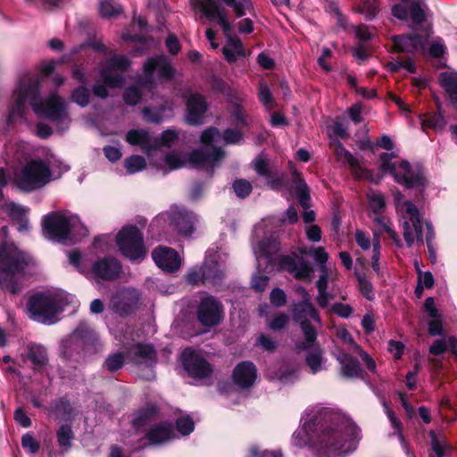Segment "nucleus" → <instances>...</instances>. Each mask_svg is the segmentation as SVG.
<instances>
[{"mask_svg":"<svg viewBox=\"0 0 457 457\" xmlns=\"http://www.w3.org/2000/svg\"><path fill=\"white\" fill-rule=\"evenodd\" d=\"M395 157H396L395 153H381L379 154L380 172L378 173L383 176L389 173L396 183L403 185L407 189L416 188L422 195L428 186L424 170L419 166L413 168L408 161L403 160L399 163L403 173L398 172L396 164L391 162Z\"/></svg>","mask_w":457,"mask_h":457,"instance_id":"nucleus-3","label":"nucleus"},{"mask_svg":"<svg viewBox=\"0 0 457 457\" xmlns=\"http://www.w3.org/2000/svg\"><path fill=\"white\" fill-rule=\"evenodd\" d=\"M126 141L131 145L140 146L146 154H150L153 152L151 136L145 129H129L126 134Z\"/></svg>","mask_w":457,"mask_h":457,"instance_id":"nucleus-30","label":"nucleus"},{"mask_svg":"<svg viewBox=\"0 0 457 457\" xmlns=\"http://www.w3.org/2000/svg\"><path fill=\"white\" fill-rule=\"evenodd\" d=\"M40 87L41 82L37 76L25 73L20 78L13 91L15 102L9 109L6 118L8 125L13 124L17 117L24 118L28 101L37 116L53 122L62 121L68 116L64 100L56 92L51 93L45 100H42Z\"/></svg>","mask_w":457,"mask_h":457,"instance_id":"nucleus-1","label":"nucleus"},{"mask_svg":"<svg viewBox=\"0 0 457 457\" xmlns=\"http://www.w3.org/2000/svg\"><path fill=\"white\" fill-rule=\"evenodd\" d=\"M142 96V91L137 86H129L124 89L123 101L129 106H135L141 101Z\"/></svg>","mask_w":457,"mask_h":457,"instance_id":"nucleus-50","label":"nucleus"},{"mask_svg":"<svg viewBox=\"0 0 457 457\" xmlns=\"http://www.w3.org/2000/svg\"><path fill=\"white\" fill-rule=\"evenodd\" d=\"M227 43L228 47L235 50L238 56H245V50L240 38L228 35L227 37Z\"/></svg>","mask_w":457,"mask_h":457,"instance_id":"nucleus-63","label":"nucleus"},{"mask_svg":"<svg viewBox=\"0 0 457 457\" xmlns=\"http://www.w3.org/2000/svg\"><path fill=\"white\" fill-rule=\"evenodd\" d=\"M209 104L205 96L200 93L191 94L186 101V122L190 126L204 124Z\"/></svg>","mask_w":457,"mask_h":457,"instance_id":"nucleus-19","label":"nucleus"},{"mask_svg":"<svg viewBox=\"0 0 457 457\" xmlns=\"http://www.w3.org/2000/svg\"><path fill=\"white\" fill-rule=\"evenodd\" d=\"M422 116L420 124L423 130L432 129L440 131L445 129L447 123L443 113H426Z\"/></svg>","mask_w":457,"mask_h":457,"instance_id":"nucleus-39","label":"nucleus"},{"mask_svg":"<svg viewBox=\"0 0 457 457\" xmlns=\"http://www.w3.org/2000/svg\"><path fill=\"white\" fill-rule=\"evenodd\" d=\"M409 16L411 22L420 29V32H422L423 29L428 26H424V23L427 21V15L425 9L420 1H413L410 4Z\"/></svg>","mask_w":457,"mask_h":457,"instance_id":"nucleus-38","label":"nucleus"},{"mask_svg":"<svg viewBox=\"0 0 457 457\" xmlns=\"http://www.w3.org/2000/svg\"><path fill=\"white\" fill-rule=\"evenodd\" d=\"M226 6L231 8L237 18L246 14L247 10H253L252 0H220Z\"/></svg>","mask_w":457,"mask_h":457,"instance_id":"nucleus-42","label":"nucleus"},{"mask_svg":"<svg viewBox=\"0 0 457 457\" xmlns=\"http://www.w3.org/2000/svg\"><path fill=\"white\" fill-rule=\"evenodd\" d=\"M181 363L188 376L193 378H206L212 374V367L202 355L191 348L181 353Z\"/></svg>","mask_w":457,"mask_h":457,"instance_id":"nucleus-15","label":"nucleus"},{"mask_svg":"<svg viewBox=\"0 0 457 457\" xmlns=\"http://www.w3.org/2000/svg\"><path fill=\"white\" fill-rule=\"evenodd\" d=\"M196 6L209 20H217L226 37L231 35L232 26L219 0H198Z\"/></svg>","mask_w":457,"mask_h":457,"instance_id":"nucleus-20","label":"nucleus"},{"mask_svg":"<svg viewBox=\"0 0 457 457\" xmlns=\"http://www.w3.org/2000/svg\"><path fill=\"white\" fill-rule=\"evenodd\" d=\"M358 287L361 294L367 300L374 299V289L372 283L364 275H357Z\"/></svg>","mask_w":457,"mask_h":457,"instance_id":"nucleus-53","label":"nucleus"},{"mask_svg":"<svg viewBox=\"0 0 457 457\" xmlns=\"http://www.w3.org/2000/svg\"><path fill=\"white\" fill-rule=\"evenodd\" d=\"M131 65L130 60L123 54L111 56L101 71L103 81L112 88L121 87L125 79L122 75H112V71H127Z\"/></svg>","mask_w":457,"mask_h":457,"instance_id":"nucleus-17","label":"nucleus"},{"mask_svg":"<svg viewBox=\"0 0 457 457\" xmlns=\"http://www.w3.org/2000/svg\"><path fill=\"white\" fill-rule=\"evenodd\" d=\"M26 358L33 364L35 371H42L48 364L47 350L41 345L29 343L26 348Z\"/></svg>","mask_w":457,"mask_h":457,"instance_id":"nucleus-27","label":"nucleus"},{"mask_svg":"<svg viewBox=\"0 0 457 457\" xmlns=\"http://www.w3.org/2000/svg\"><path fill=\"white\" fill-rule=\"evenodd\" d=\"M14 420L22 428H29L32 425L30 418L22 407H18L13 413Z\"/></svg>","mask_w":457,"mask_h":457,"instance_id":"nucleus-62","label":"nucleus"},{"mask_svg":"<svg viewBox=\"0 0 457 457\" xmlns=\"http://www.w3.org/2000/svg\"><path fill=\"white\" fill-rule=\"evenodd\" d=\"M124 166L129 174H133L144 170L146 166V162L143 156L133 154L126 158Z\"/></svg>","mask_w":457,"mask_h":457,"instance_id":"nucleus-48","label":"nucleus"},{"mask_svg":"<svg viewBox=\"0 0 457 457\" xmlns=\"http://www.w3.org/2000/svg\"><path fill=\"white\" fill-rule=\"evenodd\" d=\"M176 437L174 426L169 420L161 421L149 427L144 437L140 441L146 440L142 446L136 451L138 452L145 447L161 446L168 444Z\"/></svg>","mask_w":457,"mask_h":457,"instance_id":"nucleus-16","label":"nucleus"},{"mask_svg":"<svg viewBox=\"0 0 457 457\" xmlns=\"http://www.w3.org/2000/svg\"><path fill=\"white\" fill-rule=\"evenodd\" d=\"M91 272L96 279L113 281L118 279L122 273V263L116 257L106 255L103 258H98L92 264Z\"/></svg>","mask_w":457,"mask_h":457,"instance_id":"nucleus-18","label":"nucleus"},{"mask_svg":"<svg viewBox=\"0 0 457 457\" xmlns=\"http://www.w3.org/2000/svg\"><path fill=\"white\" fill-rule=\"evenodd\" d=\"M164 162L170 170L180 169L186 164V161L174 153L167 154L164 156Z\"/></svg>","mask_w":457,"mask_h":457,"instance_id":"nucleus-57","label":"nucleus"},{"mask_svg":"<svg viewBox=\"0 0 457 457\" xmlns=\"http://www.w3.org/2000/svg\"><path fill=\"white\" fill-rule=\"evenodd\" d=\"M440 86L448 96L452 105L457 110V72H442L439 75Z\"/></svg>","mask_w":457,"mask_h":457,"instance_id":"nucleus-31","label":"nucleus"},{"mask_svg":"<svg viewBox=\"0 0 457 457\" xmlns=\"http://www.w3.org/2000/svg\"><path fill=\"white\" fill-rule=\"evenodd\" d=\"M279 250V242L274 237H264L259 242V251L262 256L271 259Z\"/></svg>","mask_w":457,"mask_h":457,"instance_id":"nucleus-43","label":"nucleus"},{"mask_svg":"<svg viewBox=\"0 0 457 457\" xmlns=\"http://www.w3.org/2000/svg\"><path fill=\"white\" fill-rule=\"evenodd\" d=\"M331 311L339 317L347 319L352 315L353 309L349 304L335 303L331 306Z\"/></svg>","mask_w":457,"mask_h":457,"instance_id":"nucleus-61","label":"nucleus"},{"mask_svg":"<svg viewBox=\"0 0 457 457\" xmlns=\"http://www.w3.org/2000/svg\"><path fill=\"white\" fill-rule=\"evenodd\" d=\"M137 306V298L120 296L112 300V310L125 318L134 312Z\"/></svg>","mask_w":457,"mask_h":457,"instance_id":"nucleus-34","label":"nucleus"},{"mask_svg":"<svg viewBox=\"0 0 457 457\" xmlns=\"http://www.w3.org/2000/svg\"><path fill=\"white\" fill-rule=\"evenodd\" d=\"M115 245L120 255L132 263H140L147 256L144 234L136 225L122 227L115 236Z\"/></svg>","mask_w":457,"mask_h":457,"instance_id":"nucleus-5","label":"nucleus"},{"mask_svg":"<svg viewBox=\"0 0 457 457\" xmlns=\"http://www.w3.org/2000/svg\"><path fill=\"white\" fill-rule=\"evenodd\" d=\"M197 321L204 328H213L224 319V306L221 301L212 295L202 296L195 308Z\"/></svg>","mask_w":457,"mask_h":457,"instance_id":"nucleus-11","label":"nucleus"},{"mask_svg":"<svg viewBox=\"0 0 457 457\" xmlns=\"http://www.w3.org/2000/svg\"><path fill=\"white\" fill-rule=\"evenodd\" d=\"M34 264L33 257L13 243L0 242V289L18 295L22 289L21 279Z\"/></svg>","mask_w":457,"mask_h":457,"instance_id":"nucleus-2","label":"nucleus"},{"mask_svg":"<svg viewBox=\"0 0 457 457\" xmlns=\"http://www.w3.org/2000/svg\"><path fill=\"white\" fill-rule=\"evenodd\" d=\"M187 282L193 286L205 284L202 267L200 269H191L187 274Z\"/></svg>","mask_w":457,"mask_h":457,"instance_id":"nucleus-58","label":"nucleus"},{"mask_svg":"<svg viewBox=\"0 0 457 457\" xmlns=\"http://www.w3.org/2000/svg\"><path fill=\"white\" fill-rule=\"evenodd\" d=\"M56 436L61 447H71V440L74 438L71 426L69 424L62 425L57 430Z\"/></svg>","mask_w":457,"mask_h":457,"instance_id":"nucleus-49","label":"nucleus"},{"mask_svg":"<svg viewBox=\"0 0 457 457\" xmlns=\"http://www.w3.org/2000/svg\"><path fill=\"white\" fill-rule=\"evenodd\" d=\"M170 223L179 235L190 237L196 230L198 219L193 212L179 210L171 214Z\"/></svg>","mask_w":457,"mask_h":457,"instance_id":"nucleus-23","label":"nucleus"},{"mask_svg":"<svg viewBox=\"0 0 457 457\" xmlns=\"http://www.w3.org/2000/svg\"><path fill=\"white\" fill-rule=\"evenodd\" d=\"M159 413L160 408L155 403H147L134 412L131 426L137 431L141 430L149 423L155 420Z\"/></svg>","mask_w":457,"mask_h":457,"instance_id":"nucleus-26","label":"nucleus"},{"mask_svg":"<svg viewBox=\"0 0 457 457\" xmlns=\"http://www.w3.org/2000/svg\"><path fill=\"white\" fill-rule=\"evenodd\" d=\"M125 364V356L120 352H116L109 354L104 362V368L108 371L113 373L120 370Z\"/></svg>","mask_w":457,"mask_h":457,"instance_id":"nucleus-47","label":"nucleus"},{"mask_svg":"<svg viewBox=\"0 0 457 457\" xmlns=\"http://www.w3.org/2000/svg\"><path fill=\"white\" fill-rule=\"evenodd\" d=\"M305 362L312 373L316 374L321 370L322 356L320 352H310L306 354Z\"/></svg>","mask_w":457,"mask_h":457,"instance_id":"nucleus-55","label":"nucleus"},{"mask_svg":"<svg viewBox=\"0 0 457 457\" xmlns=\"http://www.w3.org/2000/svg\"><path fill=\"white\" fill-rule=\"evenodd\" d=\"M53 413L62 421H71L77 415L76 410L71 401L62 396L55 400L52 407Z\"/></svg>","mask_w":457,"mask_h":457,"instance_id":"nucleus-32","label":"nucleus"},{"mask_svg":"<svg viewBox=\"0 0 457 457\" xmlns=\"http://www.w3.org/2000/svg\"><path fill=\"white\" fill-rule=\"evenodd\" d=\"M202 270L204 272V278L206 283L218 284L223 278V273L220 270L218 262H205Z\"/></svg>","mask_w":457,"mask_h":457,"instance_id":"nucleus-41","label":"nucleus"},{"mask_svg":"<svg viewBox=\"0 0 457 457\" xmlns=\"http://www.w3.org/2000/svg\"><path fill=\"white\" fill-rule=\"evenodd\" d=\"M300 324L301 329L303 331L305 342L303 343L301 348L302 349H309L312 346L314 342L317 340V330L312 325L310 320H302Z\"/></svg>","mask_w":457,"mask_h":457,"instance_id":"nucleus-44","label":"nucleus"},{"mask_svg":"<svg viewBox=\"0 0 457 457\" xmlns=\"http://www.w3.org/2000/svg\"><path fill=\"white\" fill-rule=\"evenodd\" d=\"M346 443L345 426L334 421L321 429L318 441L320 449L327 456L347 453L349 449Z\"/></svg>","mask_w":457,"mask_h":457,"instance_id":"nucleus-9","label":"nucleus"},{"mask_svg":"<svg viewBox=\"0 0 457 457\" xmlns=\"http://www.w3.org/2000/svg\"><path fill=\"white\" fill-rule=\"evenodd\" d=\"M179 131L174 129H167L163 130L160 137L153 141V152L160 149L161 147L170 148L171 145L179 139Z\"/></svg>","mask_w":457,"mask_h":457,"instance_id":"nucleus-40","label":"nucleus"},{"mask_svg":"<svg viewBox=\"0 0 457 457\" xmlns=\"http://www.w3.org/2000/svg\"><path fill=\"white\" fill-rule=\"evenodd\" d=\"M370 206L372 212L380 215L386 209V200L382 194H373L368 196Z\"/></svg>","mask_w":457,"mask_h":457,"instance_id":"nucleus-54","label":"nucleus"},{"mask_svg":"<svg viewBox=\"0 0 457 457\" xmlns=\"http://www.w3.org/2000/svg\"><path fill=\"white\" fill-rule=\"evenodd\" d=\"M129 361L137 366L145 364L154 368L157 362L158 355L152 344L137 343L129 353Z\"/></svg>","mask_w":457,"mask_h":457,"instance_id":"nucleus-25","label":"nucleus"},{"mask_svg":"<svg viewBox=\"0 0 457 457\" xmlns=\"http://www.w3.org/2000/svg\"><path fill=\"white\" fill-rule=\"evenodd\" d=\"M177 430L182 436L190 435L195 429V422L189 415L179 417L175 422Z\"/></svg>","mask_w":457,"mask_h":457,"instance_id":"nucleus-52","label":"nucleus"},{"mask_svg":"<svg viewBox=\"0 0 457 457\" xmlns=\"http://www.w3.org/2000/svg\"><path fill=\"white\" fill-rule=\"evenodd\" d=\"M292 177L294 183L296 185L295 192L300 205L304 209L309 208L311 195L308 185L305 183L301 173L297 170H294L292 172Z\"/></svg>","mask_w":457,"mask_h":457,"instance_id":"nucleus-33","label":"nucleus"},{"mask_svg":"<svg viewBox=\"0 0 457 457\" xmlns=\"http://www.w3.org/2000/svg\"><path fill=\"white\" fill-rule=\"evenodd\" d=\"M270 301L275 307H282L287 303V295L280 288H274L270 295Z\"/></svg>","mask_w":457,"mask_h":457,"instance_id":"nucleus-59","label":"nucleus"},{"mask_svg":"<svg viewBox=\"0 0 457 457\" xmlns=\"http://www.w3.org/2000/svg\"><path fill=\"white\" fill-rule=\"evenodd\" d=\"M51 178L49 165L42 159H32L16 174L14 183L21 191L30 193L45 187Z\"/></svg>","mask_w":457,"mask_h":457,"instance_id":"nucleus-7","label":"nucleus"},{"mask_svg":"<svg viewBox=\"0 0 457 457\" xmlns=\"http://www.w3.org/2000/svg\"><path fill=\"white\" fill-rule=\"evenodd\" d=\"M42 228L46 238L67 245L71 240V223L69 217L59 212H52L42 220Z\"/></svg>","mask_w":457,"mask_h":457,"instance_id":"nucleus-10","label":"nucleus"},{"mask_svg":"<svg viewBox=\"0 0 457 457\" xmlns=\"http://www.w3.org/2000/svg\"><path fill=\"white\" fill-rule=\"evenodd\" d=\"M292 318L296 323H301L302 320H309L310 317L315 322L320 323L321 319L319 312L315 309L312 303L298 302L295 303L292 306Z\"/></svg>","mask_w":457,"mask_h":457,"instance_id":"nucleus-28","label":"nucleus"},{"mask_svg":"<svg viewBox=\"0 0 457 457\" xmlns=\"http://www.w3.org/2000/svg\"><path fill=\"white\" fill-rule=\"evenodd\" d=\"M152 258L162 270L174 273L181 266V258L179 253L169 246L158 245L152 251Z\"/></svg>","mask_w":457,"mask_h":457,"instance_id":"nucleus-21","label":"nucleus"},{"mask_svg":"<svg viewBox=\"0 0 457 457\" xmlns=\"http://www.w3.org/2000/svg\"><path fill=\"white\" fill-rule=\"evenodd\" d=\"M123 11L122 7L114 0H102L99 12L104 18H112L119 15Z\"/></svg>","mask_w":457,"mask_h":457,"instance_id":"nucleus-46","label":"nucleus"},{"mask_svg":"<svg viewBox=\"0 0 457 457\" xmlns=\"http://www.w3.org/2000/svg\"><path fill=\"white\" fill-rule=\"evenodd\" d=\"M226 144H237L243 139V132L239 129H227L223 131Z\"/></svg>","mask_w":457,"mask_h":457,"instance_id":"nucleus-60","label":"nucleus"},{"mask_svg":"<svg viewBox=\"0 0 457 457\" xmlns=\"http://www.w3.org/2000/svg\"><path fill=\"white\" fill-rule=\"evenodd\" d=\"M32 319L43 323H53L61 306L57 298L52 295L37 292L29 296L27 303Z\"/></svg>","mask_w":457,"mask_h":457,"instance_id":"nucleus-8","label":"nucleus"},{"mask_svg":"<svg viewBox=\"0 0 457 457\" xmlns=\"http://www.w3.org/2000/svg\"><path fill=\"white\" fill-rule=\"evenodd\" d=\"M233 190L238 198L245 199L253 191L252 184L244 179H237L232 184Z\"/></svg>","mask_w":457,"mask_h":457,"instance_id":"nucleus-51","label":"nucleus"},{"mask_svg":"<svg viewBox=\"0 0 457 457\" xmlns=\"http://www.w3.org/2000/svg\"><path fill=\"white\" fill-rule=\"evenodd\" d=\"M166 111H172V108L166 103L160 104L158 107L145 106L142 109V115L145 121L153 124H161L164 120V112Z\"/></svg>","mask_w":457,"mask_h":457,"instance_id":"nucleus-35","label":"nucleus"},{"mask_svg":"<svg viewBox=\"0 0 457 457\" xmlns=\"http://www.w3.org/2000/svg\"><path fill=\"white\" fill-rule=\"evenodd\" d=\"M21 446L29 453L35 454L39 451L40 445L30 433H26L21 437Z\"/></svg>","mask_w":457,"mask_h":457,"instance_id":"nucleus-56","label":"nucleus"},{"mask_svg":"<svg viewBox=\"0 0 457 457\" xmlns=\"http://www.w3.org/2000/svg\"><path fill=\"white\" fill-rule=\"evenodd\" d=\"M338 361L341 364V374L347 378L363 377L364 370H362L360 361L348 353H343L338 357Z\"/></svg>","mask_w":457,"mask_h":457,"instance_id":"nucleus-29","label":"nucleus"},{"mask_svg":"<svg viewBox=\"0 0 457 457\" xmlns=\"http://www.w3.org/2000/svg\"><path fill=\"white\" fill-rule=\"evenodd\" d=\"M279 265L285 267L296 280L311 281L312 279L313 268L303 258H299L298 262H296L290 255H282L279 258Z\"/></svg>","mask_w":457,"mask_h":457,"instance_id":"nucleus-24","label":"nucleus"},{"mask_svg":"<svg viewBox=\"0 0 457 457\" xmlns=\"http://www.w3.org/2000/svg\"><path fill=\"white\" fill-rule=\"evenodd\" d=\"M251 164L255 172L266 179L268 187L272 191L278 192L288 186L287 175L279 174L277 168L272 167L262 154H259Z\"/></svg>","mask_w":457,"mask_h":457,"instance_id":"nucleus-14","label":"nucleus"},{"mask_svg":"<svg viewBox=\"0 0 457 457\" xmlns=\"http://www.w3.org/2000/svg\"><path fill=\"white\" fill-rule=\"evenodd\" d=\"M217 134L218 129L214 127L204 129L200 136V141L204 146L194 149L188 155V162L193 166L196 168L210 166L207 169L210 176L213 173V168L225 157V152L220 147L213 145Z\"/></svg>","mask_w":457,"mask_h":457,"instance_id":"nucleus-6","label":"nucleus"},{"mask_svg":"<svg viewBox=\"0 0 457 457\" xmlns=\"http://www.w3.org/2000/svg\"><path fill=\"white\" fill-rule=\"evenodd\" d=\"M96 344V334L86 322L82 321L61 342L60 355L65 361L80 363Z\"/></svg>","mask_w":457,"mask_h":457,"instance_id":"nucleus-4","label":"nucleus"},{"mask_svg":"<svg viewBox=\"0 0 457 457\" xmlns=\"http://www.w3.org/2000/svg\"><path fill=\"white\" fill-rule=\"evenodd\" d=\"M431 30V26H428L420 33L395 35L391 37L393 43L392 50L396 53L413 54L420 48L425 46L432 33Z\"/></svg>","mask_w":457,"mask_h":457,"instance_id":"nucleus-13","label":"nucleus"},{"mask_svg":"<svg viewBox=\"0 0 457 457\" xmlns=\"http://www.w3.org/2000/svg\"><path fill=\"white\" fill-rule=\"evenodd\" d=\"M258 370L251 361L238 362L232 370L231 378L235 386L245 390L252 388L257 379Z\"/></svg>","mask_w":457,"mask_h":457,"instance_id":"nucleus-22","label":"nucleus"},{"mask_svg":"<svg viewBox=\"0 0 457 457\" xmlns=\"http://www.w3.org/2000/svg\"><path fill=\"white\" fill-rule=\"evenodd\" d=\"M143 72L144 79L140 81L143 86H148L154 83V72H157V76L160 79L166 81L171 80L176 74L174 67L164 54L148 57L143 64Z\"/></svg>","mask_w":457,"mask_h":457,"instance_id":"nucleus-12","label":"nucleus"},{"mask_svg":"<svg viewBox=\"0 0 457 457\" xmlns=\"http://www.w3.org/2000/svg\"><path fill=\"white\" fill-rule=\"evenodd\" d=\"M71 99L79 106L86 107L90 102V91L85 85H80L71 91Z\"/></svg>","mask_w":457,"mask_h":457,"instance_id":"nucleus-45","label":"nucleus"},{"mask_svg":"<svg viewBox=\"0 0 457 457\" xmlns=\"http://www.w3.org/2000/svg\"><path fill=\"white\" fill-rule=\"evenodd\" d=\"M354 10L362 14L366 21H371L378 17L380 12V5L378 0H361L354 7Z\"/></svg>","mask_w":457,"mask_h":457,"instance_id":"nucleus-36","label":"nucleus"},{"mask_svg":"<svg viewBox=\"0 0 457 457\" xmlns=\"http://www.w3.org/2000/svg\"><path fill=\"white\" fill-rule=\"evenodd\" d=\"M351 171L354 179L359 180H367L370 183L378 184L383 179V175L375 173L373 170L362 167L359 161L355 165H350Z\"/></svg>","mask_w":457,"mask_h":457,"instance_id":"nucleus-37","label":"nucleus"},{"mask_svg":"<svg viewBox=\"0 0 457 457\" xmlns=\"http://www.w3.org/2000/svg\"><path fill=\"white\" fill-rule=\"evenodd\" d=\"M231 115L234 118L235 123L237 125H241L243 127L247 125L245 109L243 108V106L241 104H234Z\"/></svg>","mask_w":457,"mask_h":457,"instance_id":"nucleus-64","label":"nucleus"}]
</instances>
